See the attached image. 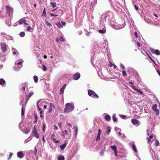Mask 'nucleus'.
<instances>
[{"mask_svg":"<svg viewBox=\"0 0 160 160\" xmlns=\"http://www.w3.org/2000/svg\"><path fill=\"white\" fill-rule=\"evenodd\" d=\"M74 108V106L73 103H67L65 104V107L64 109V112L69 113L72 111Z\"/></svg>","mask_w":160,"mask_h":160,"instance_id":"nucleus-1","label":"nucleus"},{"mask_svg":"<svg viewBox=\"0 0 160 160\" xmlns=\"http://www.w3.org/2000/svg\"><path fill=\"white\" fill-rule=\"evenodd\" d=\"M88 95L93 98H98L99 96L93 91L89 89L88 90Z\"/></svg>","mask_w":160,"mask_h":160,"instance_id":"nucleus-2","label":"nucleus"},{"mask_svg":"<svg viewBox=\"0 0 160 160\" xmlns=\"http://www.w3.org/2000/svg\"><path fill=\"white\" fill-rule=\"evenodd\" d=\"M149 151L151 154L153 160H159L158 156L156 154L155 152L152 148H150L149 150Z\"/></svg>","mask_w":160,"mask_h":160,"instance_id":"nucleus-3","label":"nucleus"},{"mask_svg":"<svg viewBox=\"0 0 160 160\" xmlns=\"http://www.w3.org/2000/svg\"><path fill=\"white\" fill-rule=\"evenodd\" d=\"M106 42L107 43V41L105 40L102 42L98 44L97 45L98 46L100 49H102L103 48H105L106 45Z\"/></svg>","mask_w":160,"mask_h":160,"instance_id":"nucleus-4","label":"nucleus"},{"mask_svg":"<svg viewBox=\"0 0 160 160\" xmlns=\"http://www.w3.org/2000/svg\"><path fill=\"white\" fill-rule=\"evenodd\" d=\"M6 9L7 12L8 14V15L9 17L10 15L12 14L13 13L12 8L10 6H7L6 7Z\"/></svg>","mask_w":160,"mask_h":160,"instance_id":"nucleus-5","label":"nucleus"},{"mask_svg":"<svg viewBox=\"0 0 160 160\" xmlns=\"http://www.w3.org/2000/svg\"><path fill=\"white\" fill-rule=\"evenodd\" d=\"M131 122L134 125L136 126H138L139 124V121L136 119H132Z\"/></svg>","mask_w":160,"mask_h":160,"instance_id":"nucleus-6","label":"nucleus"},{"mask_svg":"<svg viewBox=\"0 0 160 160\" xmlns=\"http://www.w3.org/2000/svg\"><path fill=\"white\" fill-rule=\"evenodd\" d=\"M80 73L79 72H77L73 75V79L75 80H77L80 78Z\"/></svg>","mask_w":160,"mask_h":160,"instance_id":"nucleus-7","label":"nucleus"},{"mask_svg":"<svg viewBox=\"0 0 160 160\" xmlns=\"http://www.w3.org/2000/svg\"><path fill=\"white\" fill-rule=\"evenodd\" d=\"M157 105L155 104L153 106L152 108V110L156 112L157 115L158 116L159 114V112L157 108Z\"/></svg>","mask_w":160,"mask_h":160,"instance_id":"nucleus-8","label":"nucleus"},{"mask_svg":"<svg viewBox=\"0 0 160 160\" xmlns=\"http://www.w3.org/2000/svg\"><path fill=\"white\" fill-rule=\"evenodd\" d=\"M28 88L27 83H23L21 86L20 88L23 92L25 90V88Z\"/></svg>","mask_w":160,"mask_h":160,"instance_id":"nucleus-9","label":"nucleus"},{"mask_svg":"<svg viewBox=\"0 0 160 160\" xmlns=\"http://www.w3.org/2000/svg\"><path fill=\"white\" fill-rule=\"evenodd\" d=\"M1 49L4 52H5L7 50L6 46L3 43H1Z\"/></svg>","mask_w":160,"mask_h":160,"instance_id":"nucleus-10","label":"nucleus"},{"mask_svg":"<svg viewBox=\"0 0 160 160\" xmlns=\"http://www.w3.org/2000/svg\"><path fill=\"white\" fill-rule=\"evenodd\" d=\"M150 49L152 53H154L156 55H160V52L159 50L156 49L155 51H154V49L152 48H151Z\"/></svg>","mask_w":160,"mask_h":160,"instance_id":"nucleus-11","label":"nucleus"},{"mask_svg":"<svg viewBox=\"0 0 160 160\" xmlns=\"http://www.w3.org/2000/svg\"><path fill=\"white\" fill-rule=\"evenodd\" d=\"M32 135L37 139L39 138V134L36 131L33 130L32 131Z\"/></svg>","mask_w":160,"mask_h":160,"instance_id":"nucleus-12","label":"nucleus"},{"mask_svg":"<svg viewBox=\"0 0 160 160\" xmlns=\"http://www.w3.org/2000/svg\"><path fill=\"white\" fill-rule=\"evenodd\" d=\"M24 21H26V20L25 19L22 18L19 21H18L16 23H15L14 26H16L18 24H22L23 23Z\"/></svg>","mask_w":160,"mask_h":160,"instance_id":"nucleus-13","label":"nucleus"},{"mask_svg":"<svg viewBox=\"0 0 160 160\" xmlns=\"http://www.w3.org/2000/svg\"><path fill=\"white\" fill-rule=\"evenodd\" d=\"M23 61L22 59H21L19 60H18V61H16L15 64L16 65H20L21 66L22 65V63L23 62Z\"/></svg>","mask_w":160,"mask_h":160,"instance_id":"nucleus-14","label":"nucleus"},{"mask_svg":"<svg viewBox=\"0 0 160 160\" xmlns=\"http://www.w3.org/2000/svg\"><path fill=\"white\" fill-rule=\"evenodd\" d=\"M17 156L19 158H22L24 157V155L22 152H19L17 153Z\"/></svg>","mask_w":160,"mask_h":160,"instance_id":"nucleus-15","label":"nucleus"},{"mask_svg":"<svg viewBox=\"0 0 160 160\" xmlns=\"http://www.w3.org/2000/svg\"><path fill=\"white\" fill-rule=\"evenodd\" d=\"M133 88L135 90V91H138V92H139L140 94H143V92L141 91L140 90H138L137 89L135 86H132Z\"/></svg>","mask_w":160,"mask_h":160,"instance_id":"nucleus-16","label":"nucleus"},{"mask_svg":"<svg viewBox=\"0 0 160 160\" xmlns=\"http://www.w3.org/2000/svg\"><path fill=\"white\" fill-rule=\"evenodd\" d=\"M101 16H102V18H105V21L107 19H109V17L108 18V15L106 14H102V15H101Z\"/></svg>","mask_w":160,"mask_h":160,"instance_id":"nucleus-17","label":"nucleus"},{"mask_svg":"<svg viewBox=\"0 0 160 160\" xmlns=\"http://www.w3.org/2000/svg\"><path fill=\"white\" fill-rule=\"evenodd\" d=\"M67 144V143H66L63 144L61 145L60 146V147L61 150H63L66 147Z\"/></svg>","mask_w":160,"mask_h":160,"instance_id":"nucleus-18","label":"nucleus"},{"mask_svg":"<svg viewBox=\"0 0 160 160\" xmlns=\"http://www.w3.org/2000/svg\"><path fill=\"white\" fill-rule=\"evenodd\" d=\"M22 65L20 67H18L16 66L13 67V69L16 71H18L20 70V68H22Z\"/></svg>","mask_w":160,"mask_h":160,"instance_id":"nucleus-19","label":"nucleus"},{"mask_svg":"<svg viewBox=\"0 0 160 160\" xmlns=\"http://www.w3.org/2000/svg\"><path fill=\"white\" fill-rule=\"evenodd\" d=\"M22 101H21L20 102V104H21L22 105L21 114L22 115H24V110L23 109V104L22 103Z\"/></svg>","mask_w":160,"mask_h":160,"instance_id":"nucleus-20","label":"nucleus"},{"mask_svg":"<svg viewBox=\"0 0 160 160\" xmlns=\"http://www.w3.org/2000/svg\"><path fill=\"white\" fill-rule=\"evenodd\" d=\"M5 83V81L2 78L0 79V85H2Z\"/></svg>","mask_w":160,"mask_h":160,"instance_id":"nucleus-21","label":"nucleus"},{"mask_svg":"<svg viewBox=\"0 0 160 160\" xmlns=\"http://www.w3.org/2000/svg\"><path fill=\"white\" fill-rule=\"evenodd\" d=\"M106 31L105 29L104 28H103L102 29L98 31L99 33L101 34L104 33L106 32Z\"/></svg>","mask_w":160,"mask_h":160,"instance_id":"nucleus-22","label":"nucleus"},{"mask_svg":"<svg viewBox=\"0 0 160 160\" xmlns=\"http://www.w3.org/2000/svg\"><path fill=\"white\" fill-rule=\"evenodd\" d=\"M22 131L25 134H27L30 132V130L26 128L24 130H22Z\"/></svg>","mask_w":160,"mask_h":160,"instance_id":"nucleus-23","label":"nucleus"},{"mask_svg":"<svg viewBox=\"0 0 160 160\" xmlns=\"http://www.w3.org/2000/svg\"><path fill=\"white\" fill-rule=\"evenodd\" d=\"M110 147L112 150L114 151V152H115L117 151V147L116 146H111Z\"/></svg>","mask_w":160,"mask_h":160,"instance_id":"nucleus-24","label":"nucleus"},{"mask_svg":"<svg viewBox=\"0 0 160 160\" xmlns=\"http://www.w3.org/2000/svg\"><path fill=\"white\" fill-rule=\"evenodd\" d=\"M105 118L107 121H109L111 119V117L109 115H106L105 117Z\"/></svg>","mask_w":160,"mask_h":160,"instance_id":"nucleus-25","label":"nucleus"},{"mask_svg":"<svg viewBox=\"0 0 160 160\" xmlns=\"http://www.w3.org/2000/svg\"><path fill=\"white\" fill-rule=\"evenodd\" d=\"M78 132V127L76 126L75 127V138H76L77 137Z\"/></svg>","mask_w":160,"mask_h":160,"instance_id":"nucleus-26","label":"nucleus"},{"mask_svg":"<svg viewBox=\"0 0 160 160\" xmlns=\"http://www.w3.org/2000/svg\"><path fill=\"white\" fill-rule=\"evenodd\" d=\"M6 23L9 26H10L11 25L10 20L9 18L8 19V20H7L6 21Z\"/></svg>","mask_w":160,"mask_h":160,"instance_id":"nucleus-27","label":"nucleus"},{"mask_svg":"<svg viewBox=\"0 0 160 160\" xmlns=\"http://www.w3.org/2000/svg\"><path fill=\"white\" fill-rule=\"evenodd\" d=\"M64 157L62 155L59 156L58 158V160H64Z\"/></svg>","mask_w":160,"mask_h":160,"instance_id":"nucleus-28","label":"nucleus"},{"mask_svg":"<svg viewBox=\"0 0 160 160\" xmlns=\"http://www.w3.org/2000/svg\"><path fill=\"white\" fill-rule=\"evenodd\" d=\"M105 149V148H103V149H102L100 152V155L102 156L104 154Z\"/></svg>","mask_w":160,"mask_h":160,"instance_id":"nucleus-29","label":"nucleus"},{"mask_svg":"<svg viewBox=\"0 0 160 160\" xmlns=\"http://www.w3.org/2000/svg\"><path fill=\"white\" fill-rule=\"evenodd\" d=\"M132 147L133 150L135 152H137V149L135 145L133 143L132 144Z\"/></svg>","mask_w":160,"mask_h":160,"instance_id":"nucleus-30","label":"nucleus"},{"mask_svg":"<svg viewBox=\"0 0 160 160\" xmlns=\"http://www.w3.org/2000/svg\"><path fill=\"white\" fill-rule=\"evenodd\" d=\"M12 50L13 51V54H16V52H17V54H18V52L17 51V50L14 48H12Z\"/></svg>","mask_w":160,"mask_h":160,"instance_id":"nucleus-31","label":"nucleus"},{"mask_svg":"<svg viewBox=\"0 0 160 160\" xmlns=\"http://www.w3.org/2000/svg\"><path fill=\"white\" fill-rule=\"evenodd\" d=\"M5 38L7 40H12V37L11 36L9 35H6Z\"/></svg>","mask_w":160,"mask_h":160,"instance_id":"nucleus-32","label":"nucleus"},{"mask_svg":"<svg viewBox=\"0 0 160 160\" xmlns=\"http://www.w3.org/2000/svg\"><path fill=\"white\" fill-rule=\"evenodd\" d=\"M33 79L34 82L35 83H37L38 80V78L37 76L35 75L33 77Z\"/></svg>","mask_w":160,"mask_h":160,"instance_id":"nucleus-33","label":"nucleus"},{"mask_svg":"<svg viewBox=\"0 0 160 160\" xmlns=\"http://www.w3.org/2000/svg\"><path fill=\"white\" fill-rule=\"evenodd\" d=\"M112 119L113 122H116L117 120L118 119L116 117L115 114H113L112 116Z\"/></svg>","mask_w":160,"mask_h":160,"instance_id":"nucleus-34","label":"nucleus"},{"mask_svg":"<svg viewBox=\"0 0 160 160\" xmlns=\"http://www.w3.org/2000/svg\"><path fill=\"white\" fill-rule=\"evenodd\" d=\"M56 24L57 25V26H58V28H61L62 27V24L61 23H60V22H57Z\"/></svg>","mask_w":160,"mask_h":160,"instance_id":"nucleus-35","label":"nucleus"},{"mask_svg":"<svg viewBox=\"0 0 160 160\" xmlns=\"http://www.w3.org/2000/svg\"><path fill=\"white\" fill-rule=\"evenodd\" d=\"M122 74L123 76L124 77H126L127 76V74L126 72L124 70H123L122 71Z\"/></svg>","mask_w":160,"mask_h":160,"instance_id":"nucleus-36","label":"nucleus"},{"mask_svg":"<svg viewBox=\"0 0 160 160\" xmlns=\"http://www.w3.org/2000/svg\"><path fill=\"white\" fill-rule=\"evenodd\" d=\"M31 97L29 95H26V103H27L29 100V98Z\"/></svg>","mask_w":160,"mask_h":160,"instance_id":"nucleus-37","label":"nucleus"},{"mask_svg":"<svg viewBox=\"0 0 160 160\" xmlns=\"http://www.w3.org/2000/svg\"><path fill=\"white\" fill-rule=\"evenodd\" d=\"M45 23L48 26H49V27L52 26V24L50 23H49V22H48V21H45Z\"/></svg>","mask_w":160,"mask_h":160,"instance_id":"nucleus-38","label":"nucleus"},{"mask_svg":"<svg viewBox=\"0 0 160 160\" xmlns=\"http://www.w3.org/2000/svg\"><path fill=\"white\" fill-rule=\"evenodd\" d=\"M50 4H51V6L52 7V8H54L56 7V2L53 3L52 2H51Z\"/></svg>","mask_w":160,"mask_h":160,"instance_id":"nucleus-39","label":"nucleus"},{"mask_svg":"<svg viewBox=\"0 0 160 160\" xmlns=\"http://www.w3.org/2000/svg\"><path fill=\"white\" fill-rule=\"evenodd\" d=\"M25 35V33L24 32H21L20 33V35L21 37H23Z\"/></svg>","mask_w":160,"mask_h":160,"instance_id":"nucleus-40","label":"nucleus"},{"mask_svg":"<svg viewBox=\"0 0 160 160\" xmlns=\"http://www.w3.org/2000/svg\"><path fill=\"white\" fill-rule=\"evenodd\" d=\"M100 138V135L98 134L96 138V141H99Z\"/></svg>","mask_w":160,"mask_h":160,"instance_id":"nucleus-41","label":"nucleus"},{"mask_svg":"<svg viewBox=\"0 0 160 160\" xmlns=\"http://www.w3.org/2000/svg\"><path fill=\"white\" fill-rule=\"evenodd\" d=\"M64 89L61 88L60 90L59 94H61L63 93L64 92Z\"/></svg>","mask_w":160,"mask_h":160,"instance_id":"nucleus-42","label":"nucleus"},{"mask_svg":"<svg viewBox=\"0 0 160 160\" xmlns=\"http://www.w3.org/2000/svg\"><path fill=\"white\" fill-rule=\"evenodd\" d=\"M120 67L123 70L125 69V67L124 66V65L122 64L121 63L120 64Z\"/></svg>","mask_w":160,"mask_h":160,"instance_id":"nucleus-43","label":"nucleus"},{"mask_svg":"<svg viewBox=\"0 0 160 160\" xmlns=\"http://www.w3.org/2000/svg\"><path fill=\"white\" fill-rule=\"evenodd\" d=\"M42 69L44 71H47V68L44 65H42Z\"/></svg>","mask_w":160,"mask_h":160,"instance_id":"nucleus-44","label":"nucleus"},{"mask_svg":"<svg viewBox=\"0 0 160 160\" xmlns=\"http://www.w3.org/2000/svg\"><path fill=\"white\" fill-rule=\"evenodd\" d=\"M59 40L61 41H64V39L62 36L60 37L59 38Z\"/></svg>","mask_w":160,"mask_h":160,"instance_id":"nucleus-45","label":"nucleus"},{"mask_svg":"<svg viewBox=\"0 0 160 160\" xmlns=\"http://www.w3.org/2000/svg\"><path fill=\"white\" fill-rule=\"evenodd\" d=\"M53 142H54L55 143H58L59 142V141L58 140H57L55 138H53V139L52 140Z\"/></svg>","mask_w":160,"mask_h":160,"instance_id":"nucleus-46","label":"nucleus"},{"mask_svg":"<svg viewBox=\"0 0 160 160\" xmlns=\"http://www.w3.org/2000/svg\"><path fill=\"white\" fill-rule=\"evenodd\" d=\"M149 58L151 60V61L155 65H156V62L154 60H153L151 58L148 56Z\"/></svg>","mask_w":160,"mask_h":160,"instance_id":"nucleus-47","label":"nucleus"},{"mask_svg":"<svg viewBox=\"0 0 160 160\" xmlns=\"http://www.w3.org/2000/svg\"><path fill=\"white\" fill-rule=\"evenodd\" d=\"M120 116L123 119H125L126 118V116L124 115H120Z\"/></svg>","mask_w":160,"mask_h":160,"instance_id":"nucleus-48","label":"nucleus"},{"mask_svg":"<svg viewBox=\"0 0 160 160\" xmlns=\"http://www.w3.org/2000/svg\"><path fill=\"white\" fill-rule=\"evenodd\" d=\"M62 123L61 122H59L58 123V125L60 128H62Z\"/></svg>","mask_w":160,"mask_h":160,"instance_id":"nucleus-49","label":"nucleus"},{"mask_svg":"<svg viewBox=\"0 0 160 160\" xmlns=\"http://www.w3.org/2000/svg\"><path fill=\"white\" fill-rule=\"evenodd\" d=\"M55 137V135L54 134H52L51 135V139L52 140L53 139V138H55L54 137Z\"/></svg>","mask_w":160,"mask_h":160,"instance_id":"nucleus-50","label":"nucleus"},{"mask_svg":"<svg viewBox=\"0 0 160 160\" xmlns=\"http://www.w3.org/2000/svg\"><path fill=\"white\" fill-rule=\"evenodd\" d=\"M114 152H115V154H114L115 155V156H116V157H117L118 158H119V157H120V156H118L117 155V151H116Z\"/></svg>","mask_w":160,"mask_h":160,"instance_id":"nucleus-51","label":"nucleus"},{"mask_svg":"<svg viewBox=\"0 0 160 160\" xmlns=\"http://www.w3.org/2000/svg\"><path fill=\"white\" fill-rule=\"evenodd\" d=\"M34 149H35V150H34V154L35 155H36L37 154V148H36V147H35Z\"/></svg>","mask_w":160,"mask_h":160,"instance_id":"nucleus-52","label":"nucleus"},{"mask_svg":"<svg viewBox=\"0 0 160 160\" xmlns=\"http://www.w3.org/2000/svg\"><path fill=\"white\" fill-rule=\"evenodd\" d=\"M50 15L52 16H52H58V14H54L53 13H51L50 14Z\"/></svg>","mask_w":160,"mask_h":160,"instance_id":"nucleus-53","label":"nucleus"},{"mask_svg":"<svg viewBox=\"0 0 160 160\" xmlns=\"http://www.w3.org/2000/svg\"><path fill=\"white\" fill-rule=\"evenodd\" d=\"M31 29H32V28H31L30 26H28V27H27V31H29Z\"/></svg>","mask_w":160,"mask_h":160,"instance_id":"nucleus-54","label":"nucleus"},{"mask_svg":"<svg viewBox=\"0 0 160 160\" xmlns=\"http://www.w3.org/2000/svg\"><path fill=\"white\" fill-rule=\"evenodd\" d=\"M13 155V153H10L9 155V157L8 158V159H9L11 157H12Z\"/></svg>","mask_w":160,"mask_h":160,"instance_id":"nucleus-55","label":"nucleus"},{"mask_svg":"<svg viewBox=\"0 0 160 160\" xmlns=\"http://www.w3.org/2000/svg\"><path fill=\"white\" fill-rule=\"evenodd\" d=\"M42 14L44 15H46V13L45 11V8H44V10H43V11L42 12Z\"/></svg>","mask_w":160,"mask_h":160,"instance_id":"nucleus-56","label":"nucleus"},{"mask_svg":"<svg viewBox=\"0 0 160 160\" xmlns=\"http://www.w3.org/2000/svg\"><path fill=\"white\" fill-rule=\"evenodd\" d=\"M108 130L107 132V133H109L110 131H111V130H110V127H108Z\"/></svg>","mask_w":160,"mask_h":160,"instance_id":"nucleus-57","label":"nucleus"},{"mask_svg":"<svg viewBox=\"0 0 160 160\" xmlns=\"http://www.w3.org/2000/svg\"><path fill=\"white\" fill-rule=\"evenodd\" d=\"M42 124H43L42 130H43V132H44L45 131V124L44 123H43Z\"/></svg>","mask_w":160,"mask_h":160,"instance_id":"nucleus-58","label":"nucleus"},{"mask_svg":"<svg viewBox=\"0 0 160 160\" xmlns=\"http://www.w3.org/2000/svg\"><path fill=\"white\" fill-rule=\"evenodd\" d=\"M1 35L2 36L4 37H6V35H7L6 34L4 33H2L1 34Z\"/></svg>","mask_w":160,"mask_h":160,"instance_id":"nucleus-59","label":"nucleus"},{"mask_svg":"<svg viewBox=\"0 0 160 160\" xmlns=\"http://www.w3.org/2000/svg\"><path fill=\"white\" fill-rule=\"evenodd\" d=\"M54 129L56 130H57L58 129V127L56 125H54Z\"/></svg>","mask_w":160,"mask_h":160,"instance_id":"nucleus-60","label":"nucleus"},{"mask_svg":"<svg viewBox=\"0 0 160 160\" xmlns=\"http://www.w3.org/2000/svg\"><path fill=\"white\" fill-rule=\"evenodd\" d=\"M38 102H37V106L39 110V111H41V108H40L39 106H38Z\"/></svg>","mask_w":160,"mask_h":160,"instance_id":"nucleus-61","label":"nucleus"},{"mask_svg":"<svg viewBox=\"0 0 160 160\" xmlns=\"http://www.w3.org/2000/svg\"><path fill=\"white\" fill-rule=\"evenodd\" d=\"M101 133L102 130L100 129H98V134L100 135Z\"/></svg>","mask_w":160,"mask_h":160,"instance_id":"nucleus-62","label":"nucleus"},{"mask_svg":"<svg viewBox=\"0 0 160 160\" xmlns=\"http://www.w3.org/2000/svg\"><path fill=\"white\" fill-rule=\"evenodd\" d=\"M33 93H34L33 92H30V93H29V95L30 97H31L33 94Z\"/></svg>","mask_w":160,"mask_h":160,"instance_id":"nucleus-63","label":"nucleus"},{"mask_svg":"<svg viewBox=\"0 0 160 160\" xmlns=\"http://www.w3.org/2000/svg\"><path fill=\"white\" fill-rule=\"evenodd\" d=\"M134 35L136 38H137L138 37V33L137 32H134Z\"/></svg>","mask_w":160,"mask_h":160,"instance_id":"nucleus-64","label":"nucleus"}]
</instances>
